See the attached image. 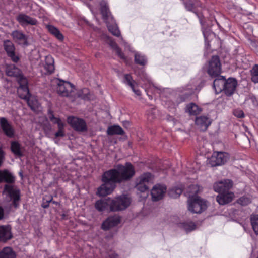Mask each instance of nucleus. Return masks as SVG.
Listing matches in <instances>:
<instances>
[{"instance_id":"a19ab883","label":"nucleus","mask_w":258,"mask_h":258,"mask_svg":"<svg viewBox=\"0 0 258 258\" xmlns=\"http://www.w3.org/2000/svg\"><path fill=\"white\" fill-rule=\"evenodd\" d=\"M136 187L137 189L140 192H144L148 190L149 186L145 185L144 183L142 182L138 179L137 180V184Z\"/></svg>"},{"instance_id":"473e14b6","label":"nucleus","mask_w":258,"mask_h":258,"mask_svg":"<svg viewBox=\"0 0 258 258\" xmlns=\"http://www.w3.org/2000/svg\"><path fill=\"white\" fill-rule=\"evenodd\" d=\"M15 254L10 247H5L0 252V258H15Z\"/></svg>"},{"instance_id":"09e8293b","label":"nucleus","mask_w":258,"mask_h":258,"mask_svg":"<svg viewBox=\"0 0 258 258\" xmlns=\"http://www.w3.org/2000/svg\"><path fill=\"white\" fill-rule=\"evenodd\" d=\"M136 85H135L133 86V87H131V88L137 96H140L141 95V92L140 90L136 88Z\"/></svg>"},{"instance_id":"13d9d810","label":"nucleus","mask_w":258,"mask_h":258,"mask_svg":"<svg viewBox=\"0 0 258 258\" xmlns=\"http://www.w3.org/2000/svg\"><path fill=\"white\" fill-rule=\"evenodd\" d=\"M257 258H258V257Z\"/></svg>"},{"instance_id":"de8ad7c7","label":"nucleus","mask_w":258,"mask_h":258,"mask_svg":"<svg viewBox=\"0 0 258 258\" xmlns=\"http://www.w3.org/2000/svg\"><path fill=\"white\" fill-rule=\"evenodd\" d=\"M251 74L252 75H258V65L255 64L251 70Z\"/></svg>"},{"instance_id":"dca6fc26","label":"nucleus","mask_w":258,"mask_h":258,"mask_svg":"<svg viewBox=\"0 0 258 258\" xmlns=\"http://www.w3.org/2000/svg\"><path fill=\"white\" fill-rule=\"evenodd\" d=\"M212 120L208 115H202L197 117L195 120V123L197 127L201 131H206L211 125Z\"/></svg>"},{"instance_id":"a18cd8bd","label":"nucleus","mask_w":258,"mask_h":258,"mask_svg":"<svg viewBox=\"0 0 258 258\" xmlns=\"http://www.w3.org/2000/svg\"><path fill=\"white\" fill-rule=\"evenodd\" d=\"M49 118L52 122L57 124L58 127L59 126V124H63L60 119L54 117L51 113L50 114Z\"/></svg>"},{"instance_id":"6ab92c4d","label":"nucleus","mask_w":258,"mask_h":258,"mask_svg":"<svg viewBox=\"0 0 258 258\" xmlns=\"http://www.w3.org/2000/svg\"><path fill=\"white\" fill-rule=\"evenodd\" d=\"M234 197V194L228 190L225 192L220 193L216 197V200L220 205H223L231 202Z\"/></svg>"},{"instance_id":"b1692460","label":"nucleus","mask_w":258,"mask_h":258,"mask_svg":"<svg viewBox=\"0 0 258 258\" xmlns=\"http://www.w3.org/2000/svg\"><path fill=\"white\" fill-rule=\"evenodd\" d=\"M202 111V108L194 103L188 104L185 108V111L189 115L196 116Z\"/></svg>"},{"instance_id":"4468645a","label":"nucleus","mask_w":258,"mask_h":258,"mask_svg":"<svg viewBox=\"0 0 258 258\" xmlns=\"http://www.w3.org/2000/svg\"><path fill=\"white\" fill-rule=\"evenodd\" d=\"M17 21L23 27L27 25H37L38 21L36 19L24 14L20 13L16 17Z\"/></svg>"},{"instance_id":"2eb2a0df","label":"nucleus","mask_w":258,"mask_h":258,"mask_svg":"<svg viewBox=\"0 0 258 258\" xmlns=\"http://www.w3.org/2000/svg\"><path fill=\"white\" fill-rule=\"evenodd\" d=\"M4 47L9 57L13 61L17 62L19 58L15 54V48L14 44L10 40H6L4 42Z\"/></svg>"},{"instance_id":"49530a36","label":"nucleus","mask_w":258,"mask_h":258,"mask_svg":"<svg viewBox=\"0 0 258 258\" xmlns=\"http://www.w3.org/2000/svg\"><path fill=\"white\" fill-rule=\"evenodd\" d=\"M233 114L238 118H243L244 116V112L240 109L234 110Z\"/></svg>"},{"instance_id":"412c9836","label":"nucleus","mask_w":258,"mask_h":258,"mask_svg":"<svg viewBox=\"0 0 258 258\" xmlns=\"http://www.w3.org/2000/svg\"><path fill=\"white\" fill-rule=\"evenodd\" d=\"M12 237L11 228L9 226H0V241L5 242Z\"/></svg>"},{"instance_id":"5701e85b","label":"nucleus","mask_w":258,"mask_h":258,"mask_svg":"<svg viewBox=\"0 0 258 258\" xmlns=\"http://www.w3.org/2000/svg\"><path fill=\"white\" fill-rule=\"evenodd\" d=\"M111 201H112V200L110 198H108L103 200H98L95 203V208L99 211H103L107 210L109 207V210L110 211Z\"/></svg>"},{"instance_id":"1a4fd4ad","label":"nucleus","mask_w":258,"mask_h":258,"mask_svg":"<svg viewBox=\"0 0 258 258\" xmlns=\"http://www.w3.org/2000/svg\"><path fill=\"white\" fill-rule=\"evenodd\" d=\"M18 83L20 84V86L18 88L19 96L27 101L31 96L28 87V81L24 76H20L18 80Z\"/></svg>"},{"instance_id":"9d476101","label":"nucleus","mask_w":258,"mask_h":258,"mask_svg":"<svg viewBox=\"0 0 258 258\" xmlns=\"http://www.w3.org/2000/svg\"><path fill=\"white\" fill-rule=\"evenodd\" d=\"M14 41L20 45L27 46L29 45L28 36L22 31L16 30L12 32L11 34Z\"/></svg>"},{"instance_id":"79ce46f5","label":"nucleus","mask_w":258,"mask_h":258,"mask_svg":"<svg viewBox=\"0 0 258 258\" xmlns=\"http://www.w3.org/2000/svg\"><path fill=\"white\" fill-rule=\"evenodd\" d=\"M200 191V187L198 185H191L188 188L189 197H195L192 195L196 194Z\"/></svg>"},{"instance_id":"393cba45","label":"nucleus","mask_w":258,"mask_h":258,"mask_svg":"<svg viewBox=\"0 0 258 258\" xmlns=\"http://www.w3.org/2000/svg\"><path fill=\"white\" fill-rule=\"evenodd\" d=\"M2 181L10 183H13L15 181V177L8 170H0V182Z\"/></svg>"},{"instance_id":"72a5a7b5","label":"nucleus","mask_w":258,"mask_h":258,"mask_svg":"<svg viewBox=\"0 0 258 258\" xmlns=\"http://www.w3.org/2000/svg\"><path fill=\"white\" fill-rule=\"evenodd\" d=\"M47 28L49 32L51 34H53L58 40L61 41L63 39V36L62 34L57 28L52 25H48Z\"/></svg>"},{"instance_id":"9b49d317","label":"nucleus","mask_w":258,"mask_h":258,"mask_svg":"<svg viewBox=\"0 0 258 258\" xmlns=\"http://www.w3.org/2000/svg\"><path fill=\"white\" fill-rule=\"evenodd\" d=\"M68 122L76 131L83 132L87 130L86 123L82 119L73 116L69 117Z\"/></svg>"},{"instance_id":"20e7f679","label":"nucleus","mask_w":258,"mask_h":258,"mask_svg":"<svg viewBox=\"0 0 258 258\" xmlns=\"http://www.w3.org/2000/svg\"><path fill=\"white\" fill-rule=\"evenodd\" d=\"M207 208L205 201L196 196L189 197L188 200V209L194 213H201Z\"/></svg>"},{"instance_id":"39448f33","label":"nucleus","mask_w":258,"mask_h":258,"mask_svg":"<svg viewBox=\"0 0 258 258\" xmlns=\"http://www.w3.org/2000/svg\"><path fill=\"white\" fill-rule=\"evenodd\" d=\"M131 199L126 195H122L111 201L110 211H118L126 209L131 203Z\"/></svg>"},{"instance_id":"4d7b16f0","label":"nucleus","mask_w":258,"mask_h":258,"mask_svg":"<svg viewBox=\"0 0 258 258\" xmlns=\"http://www.w3.org/2000/svg\"><path fill=\"white\" fill-rule=\"evenodd\" d=\"M191 92H192V91H190L188 92V94H191Z\"/></svg>"},{"instance_id":"7ed1b4c3","label":"nucleus","mask_w":258,"mask_h":258,"mask_svg":"<svg viewBox=\"0 0 258 258\" xmlns=\"http://www.w3.org/2000/svg\"><path fill=\"white\" fill-rule=\"evenodd\" d=\"M100 11L103 19L105 21L108 30L114 36H119L120 32L118 27L114 24V21L109 10L108 6L105 1L100 3Z\"/></svg>"},{"instance_id":"4c0bfd02","label":"nucleus","mask_w":258,"mask_h":258,"mask_svg":"<svg viewBox=\"0 0 258 258\" xmlns=\"http://www.w3.org/2000/svg\"><path fill=\"white\" fill-rule=\"evenodd\" d=\"M250 220L253 231L258 235V214H252Z\"/></svg>"},{"instance_id":"7c9ffc66","label":"nucleus","mask_w":258,"mask_h":258,"mask_svg":"<svg viewBox=\"0 0 258 258\" xmlns=\"http://www.w3.org/2000/svg\"><path fill=\"white\" fill-rule=\"evenodd\" d=\"M107 133V134L109 135H113L115 134L123 135L124 131L119 125H113L109 126L108 128Z\"/></svg>"},{"instance_id":"f03ea898","label":"nucleus","mask_w":258,"mask_h":258,"mask_svg":"<svg viewBox=\"0 0 258 258\" xmlns=\"http://www.w3.org/2000/svg\"><path fill=\"white\" fill-rule=\"evenodd\" d=\"M57 91L58 94L63 97H70L73 98L80 97L86 99L88 98L87 95L88 90L84 88L81 90L82 93H78L76 96L75 93V88L73 84L69 82L63 80H58L57 82Z\"/></svg>"},{"instance_id":"3c124183","label":"nucleus","mask_w":258,"mask_h":258,"mask_svg":"<svg viewBox=\"0 0 258 258\" xmlns=\"http://www.w3.org/2000/svg\"><path fill=\"white\" fill-rule=\"evenodd\" d=\"M5 153L3 150L0 148V166L3 162L4 159Z\"/></svg>"},{"instance_id":"aec40b11","label":"nucleus","mask_w":258,"mask_h":258,"mask_svg":"<svg viewBox=\"0 0 258 258\" xmlns=\"http://www.w3.org/2000/svg\"><path fill=\"white\" fill-rule=\"evenodd\" d=\"M120 222L119 216L115 215L108 218L103 222L102 225V228L104 230H108L114 226L118 225Z\"/></svg>"},{"instance_id":"f3484780","label":"nucleus","mask_w":258,"mask_h":258,"mask_svg":"<svg viewBox=\"0 0 258 258\" xmlns=\"http://www.w3.org/2000/svg\"><path fill=\"white\" fill-rule=\"evenodd\" d=\"M0 125L3 131L7 136L12 138L14 136V128L5 118L2 117L0 119Z\"/></svg>"},{"instance_id":"58836bf2","label":"nucleus","mask_w":258,"mask_h":258,"mask_svg":"<svg viewBox=\"0 0 258 258\" xmlns=\"http://www.w3.org/2000/svg\"><path fill=\"white\" fill-rule=\"evenodd\" d=\"M183 189L181 187H175L170 189L169 191V195L173 198H178L182 192Z\"/></svg>"},{"instance_id":"6e6552de","label":"nucleus","mask_w":258,"mask_h":258,"mask_svg":"<svg viewBox=\"0 0 258 258\" xmlns=\"http://www.w3.org/2000/svg\"><path fill=\"white\" fill-rule=\"evenodd\" d=\"M228 159V153L223 152H214L210 159V162L212 166H219L224 164Z\"/></svg>"},{"instance_id":"c85d7f7f","label":"nucleus","mask_w":258,"mask_h":258,"mask_svg":"<svg viewBox=\"0 0 258 258\" xmlns=\"http://www.w3.org/2000/svg\"><path fill=\"white\" fill-rule=\"evenodd\" d=\"M137 179L148 186L149 183H153V177L151 173L147 172L141 175Z\"/></svg>"},{"instance_id":"864d4df0","label":"nucleus","mask_w":258,"mask_h":258,"mask_svg":"<svg viewBox=\"0 0 258 258\" xmlns=\"http://www.w3.org/2000/svg\"><path fill=\"white\" fill-rule=\"evenodd\" d=\"M202 31L205 38H206L208 35L209 31L208 30H206V29H204L203 28Z\"/></svg>"},{"instance_id":"a211bd4d","label":"nucleus","mask_w":258,"mask_h":258,"mask_svg":"<svg viewBox=\"0 0 258 258\" xmlns=\"http://www.w3.org/2000/svg\"><path fill=\"white\" fill-rule=\"evenodd\" d=\"M237 81L234 78H229L226 80L223 91L227 96H231L234 92L237 86Z\"/></svg>"},{"instance_id":"a878e982","label":"nucleus","mask_w":258,"mask_h":258,"mask_svg":"<svg viewBox=\"0 0 258 258\" xmlns=\"http://www.w3.org/2000/svg\"><path fill=\"white\" fill-rule=\"evenodd\" d=\"M44 69L48 74H51L54 70V59L51 56L48 55L45 57Z\"/></svg>"},{"instance_id":"bb28decb","label":"nucleus","mask_w":258,"mask_h":258,"mask_svg":"<svg viewBox=\"0 0 258 258\" xmlns=\"http://www.w3.org/2000/svg\"><path fill=\"white\" fill-rule=\"evenodd\" d=\"M6 73L8 76L17 77L18 80L20 76H23L21 75L20 70L14 65L8 66L6 69Z\"/></svg>"},{"instance_id":"2f4dec72","label":"nucleus","mask_w":258,"mask_h":258,"mask_svg":"<svg viewBox=\"0 0 258 258\" xmlns=\"http://www.w3.org/2000/svg\"><path fill=\"white\" fill-rule=\"evenodd\" d=\"M135 61L140 65H145L147 63L146 57L139 52L134 51Z\"/></svg>"},{"instance_id":"8fccbe9b","label":"nucleus","mask_w":258,"mask_h":258,"mask_svg":"<svg viewBox=\"0 0 258 258\" xmlns=\"http://www.w3.org/2000/svg\"><path fill=\"white\" fill-rule=\"evenodd\" d=\"M53 202V203L54 204H57L58 203L56 202H55V201H52V198L51 197L49 199H48L46 200V203L47 204H45V203H43V204H42V207L43 208H47L48 206V203H50V202Z\"/></svg>"},{"instance_id":"cd10ccee","label":"nucleus","mask_w":258,"mask_h":258,"mask_svg":"<svg viewBox=\"0 0 258 258\" xmlns=\"http://www.w3.org/2000/svg\"><path fill=\"white\" fill-rule=\"evenodd\" d=\"M12 152L16 156L21 157L23 155L22 148L20 143L17 141L12 142L11 144Z\"/></svg>"},{"instance_id":"423d86ee","label":"nucleus","mask_w":258,"mask_h":258,"mask_svg":"<svg viewBox=\"0 0 258 258\" xmlns=\"http://www.w3.org/2000/svg\"><path fill=\"white\" fill-rule=\"evenodd\" d=\"M221 72V63L218 56H214L209 60L207 73L212 78L218 76Z\"/></svg>"},{"instance_id":"c03bdc74","label":"nucleus","mask_w":258,"mask_h":258,"mask_svg":"<svg viewBox=\"0 0 258 258\" xmlns=\"http://www.w3.org/2000/svg\"><path fill=\"white\" fill-rule=\"evenodd\" d=\"M63 128V124H59V126L58 127V130L55 134V138H57L59 137H63L64 136V131Z\"/></svg>"},{"instance_id":"f704fd0d","label":"nucleus","mask_w":258,"mask_h":258,"mask_svg":"<svg viewBox=\"0 0 258 258\" xmlns=\"http://www.w3.org/2000/svg\"><path fill=\"white\" fill-rule=\"evenodd\" d=\"M180 227L185 230L187 232L191 231L196 228V224L190 221L181 223L180 224Z\"/></svg>"},{"instance_id":"c756f323","label":"nucleus","mask_w":258,"mask_h":258,"mask_svg":"<svg viewBox=\"0 0 258 258\" xmlns=\"http://www.w3.org/2000/svg\"><path fill=\"white\" fill-rule=\"evenodd\" d=\"M185 8L188 11H194L195 8L199 6V2L198 0H182Z\"/></svg>"},{"instance_id":"ea45409f","label":"nucleus","mask_w":258,"mask_h":258,"mask_svg":"<svg viewBox=\"0 0 258 258\" xmlns=\"http://www.w3.org/2000/svg\"><path fill=\"white\" fill-rule=\"evenodd\" d=\"M123 83L127 84L130 87L135 85H137L136 82L133 80L132 77L130 74H125L124 76Z\"/></svg>"},{"instance_id":"e433bc0d","label":"nucleus","mask_w":258,"mask_h":258,"mask_svg":"<svg viewBox=\"0 0 258 258\" xmlns=\"http://www.w3.org/2000/svg\"><path fill=\"white\" fill-rule=\"evenodd\" d=\"M108 42L109 43V45L111 46V47L114 49L116 53L118 55V56L120 58L125 60L126 59L123 53L121 52V50L118 47L116 43L110 38H108Z\"/></svg>"},{"instance_id":"0eeeda50","label":"nucleus","mask_w":258,"mask_h":258,"mask_svg":"<svg viewBox=\"0 0 258 258\" xmlns=\"http://www.w3.org/2000/svg\"><path fill=\"white\" fill-rule=\"evenodd\" d=\"M3 193L13 200V204L15 208L19 205L20 200V190L12 185L6 184Z\"/></svg>"},{"instance_id":"4be33fe9","label":"nucleus","mask_w":258,"mask_h":258,"mask_svg":"<svg viewBox=\"0 0 258 258\" xmlns=\"http://www.w3.org/2000/svg\"><path fill=\"white\" fill-rule=\"evenodd\" d=\"M226 83V79L224 77L220 76L215 79L213 86L216 93H219L224 89V85Z\"/></svg>"},{"instance_id":"c9c22d12","label":"nucleus","mask_w":258,"mask_h":258,"mask_svg":"<svg viewBox=\"0 0 258 258\" xmlns=\"http://www.w3.org/2000/svg\"><path fill=\"white\" fill-rule=\"evenodd\" d=\"M27 102L29 106L31 108V109L32 110L34 111L39 110V103L34 97L31 96L27 100Z\"/></svg>"},{"instance_id":"f257e3e1","label":"nucleus","mask_w":258,"mask_h":258,"mask_svg":"<svg viewBox=\"0 0 258 258\" xmlns=\"http://www.w3.org/2000/svg\"><path fill=\"white\" fill-rule=\"evenodd\" d=\"M135 170L131 163L118 164L114 169L104 173L102 177L103 183L98 188L97 195L103 197L112 193L117 183L127 181L134 176Z\"/></svg>"},{"instance_id":"ddd939ff","label":"nucleus","mask_w":258,"mask_h":258,"mask_svg":"<svg viewBox=\"0 0 258 258\" xmlns=\"http://www.w3.org/2000/svg\"><path fill=\"white\" fill-rule=\"evenodd\" d=\"M232 186L233 183L231 180L229 179H224L215 183L213 185V188L216 192L220 194L227 191Z\"/></svg>"},{"instance_id":"6e6d98bb","label":"nucleus","mask_w":258,"mask_h":258,"mask_svg":"<svg viewBox=\"0 0 258 258\" xmlns=\"http://www.w3.org/2000/svg\"><path fill=\"white\" fill-rule=\"evenodd\" d=\"M198 17L199 18L200 23H201V24H202V25H203V23H202V20L201 17H200V16H198Z\"/></svg>"},{"instance_id":"5fc2aeb1","label":"nucleus","mask_w":258,"mask_h":258,"mask_svg":"<svg viewBox=\"0 0 258 258\" xmlns=\"http://www.w3.org/2000/svg\"><path fill=\"white\" fill-rule=\"evenodd\" d=\"M4 217V210L0 207V220L2 219Z\"/></svg>"},{"instance_id":"f8f14e48","label":"nucleus","mask_w":258,"mask_h":258,"mask_svg":"<svg viewBox=\"0 0 258 258\" xmlns=\"http://www.w3.org/2000/svg\"><path fill=\"white\" fill-rule=\"evenodd\" d=\"M166 187L163 184L155 185L151 190L152 200L157 201L163 198L166 192Z\"/></svg>"},{"instance_id":"37998d69","label":"nucleus","mask_w":258,"mask_h":258,"mask_svg":"<svg viewBox=\"0 0 258 258\" xmlns=\"http://www.w3.org/2000/svg\"><path fill=\"white\" fill-rule=\"evenodd\" d=\"M237 202L242 206H245L249 204L251 202V200L249 198L242 197L238 200Z\"/></svg>"},{"instance_id":"603ef678","label":"nucleus","mask_w":258,"mask_h":258,"mask_svg":"<svg viewBox=\"0 0 258 258\" xmlns=\"http://www.w3.org/2000/svg\"><path fill=\"white\" fill-rule=\"evenodd\" d=\"M251 80L255 83H258V75L251 76Z\"/></svg>"}]
</instances>
